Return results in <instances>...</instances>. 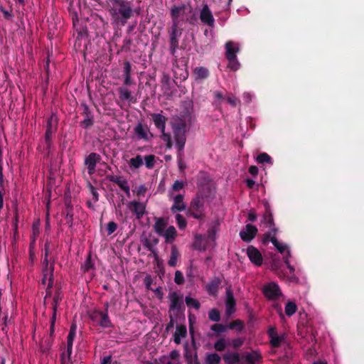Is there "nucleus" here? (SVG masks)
I'll list each match as a JSON object with an SVG mask.
<instances>
[{
	"label": "nucleus",
	"mask_w": 364,
	"mask_h": 364,
	"mask_svg": "<svg viewBox=\"0 0 364 364\" xmlns=\"http://www.w3.org/2000/svg\"><path fill=\"white\" fill-rule=\"evenodd\" d=\"M186 122L184 118L179 119L173 124V132L178 154L183 150L186 141Z\"/></svg>",
	"instance_id": "obj_1"
},
{
	"label": "nucleus",
	"mask_w": 364,
	"mask_h": 364,
	"mask_svg": "<svg viewBox=\"0 0 364 364\" xmlns=\"http://www.w3.org/2000/svg\"><path fill=\"white\" fill-rule=\"evenodd\" d=\"M58 118L55 113L53 112L48 118L46 125V132L44 139L46 142V149L50 151L53 144V136L58 130Z\"/></svg>",
	"instance_id": "obj_2"
},
{
	"label": "nucleus",
	"mask_w": 364,
	"mask_h": 364,
	"mask_svg": "<svg viewBox=\"0 0 364 364\" xmlns=\"http://www.w3.org/2000/svg\"><path fill=\"white\" fill-rule=\"evenodd\" d=\"M117 6L119 7L118 10L112 8L109 11L112 15L119 14L121 16L120 22L124 25L134 15L132 3L128 0H122Z\"/></svg>",
	"instance_id": "obj_3"
},
{
	"label": "nucleus",
	"mask_w": 364,
	"mask_h": 364,
	"mask_svg": "<svg viewBox=\"0 0 364 364\" xmlns=\"http://www.w3.org/2000/svg\"><path fill=\"white\" fill-rule=\"evenodd\" d=\"M193 9L191 5L181 4V5H173L171 9V17L172 25L179 26L180 18L183 20V17L192 12Z\"/></svg>",
	"instance_id": "obj_4"
},
{
	"label": "nucleus",
	"mask_w": 364,
	"mask_h": 364,
	"mask_svg": "<svg viewBox=\"0 0 364 364\" xmlns=\"http://www.w3.org/2000/svg\"><path fill=\"white\" fill-rule=\"evenodd\" d=\"M169 36V52L172 56L176 57V53L179 48V39L182 35V29L178 26L171 25L168 30Z\"/></svg>",
	"instance_id": "obj_5"
},
{
	"label": "nucleus",
	"mask_w": 364,
	"mask_h": 364,
	"mask_svg": "<svg viewBox=\"0 0 364 364\" xmlns=\"http://www.w3.org/2000/svg\"><path fill=\"white\" fill-rule=\"evenodd\" d=\"M89 317L92 321L97 323L102 328H105L113 326L107 312L95 309L89 313Z\"/></svg>",
	"instance_id": "obj_6"
},
{
	"label": "nucleus",
	"mask_w": 364,
	"mask_h": 364,
	"mask_svg": "<svg viewBox=\"0 0 364 364\" xmlns=\"http://www.w3.org/2000/svg\"><path fill=\"white\" fill-rule=\"evenodd\" d=\"M204 206V197L201 193H198L192 199L188 212L190 215L196 219H200L202 216V212Z\"/></svg>",
	"instance_id": "obj_7"
},
{
	"label": "nucleus",
	"mask_w": 364,
	"mask_h": 364,
	"mask_svg": "<svg viewBox=\"0 0 364 364\" xmlns=\"http://www.w3.org/2000/svg\"><path fill=\"white\" fill-rule=\"evenodd\" d=\"M56 257H50L49 260L43 259L42 261V274L48 277V287H53L54 282V269Z\"/></svg>",
	"instance_id": "obj_8"
},
{
	"label": "nucleus",
	"mask_w": 364,
	"mask_h": 364,
	"mask_svg": "<svg viewBox=\"0 0 364 364\" xmlns=\"http://www.w3.org/2000/svg\"><path fill=\"white\" fill-rule=\"evenodd\" d=\"M264 296L269 300H277L282 295V291L279 285L275 282H269L264 285L262 288Z\"/></svg>",
	"instance_id": "obj_9"
},
{
	"label": "nucleus",
	"mask_w": 364,
	"mask_h": 364,
	"mask_svg": "<svg viewBox=\"0 0 364 364\" xmlns=\"http://www.w3.org/2000/svg\"><path fill=\"white\" fill-rule=\"evenodd\" d=\"M193 107L194 105L193 101L191 100H186L182 102L181 105L180 107L181 117L182 118H184L185 120H187L188 122L190 124H191L195 120Z\"/></svg>",
	"instance_id": "obj_10"
},
{
	"label": "nucleus",
	"mask_w": 364,
	"mask_h": 364,
	"mask_svg": "<svg viewBox=\"0 0 364 364\" xmlns=\"http://www.w3.org/2000/svg\"><path fill=\"white\" fill-rule=\"evenodd\" d=\"M265 210L263 214L262 223L266 225L267 228L272 229L274 235H277L279 230L275 227L273 215L270 208V205L267 202L264 203Z\"/></svg>",
	"instance_id": "obj_11"
},
{
	"label": "nucleus",
	"mask_w": 364,
	"mask_h": 364,
	"mask_svg": "<svg viewBox=\"0 0 364 364\" xmlns=\"http://www.w3.org/2000/svg\"><path fill=\"white\" fill-rule=\"evenodd\" d=\"M81 107L83 109L82 115L84 116V119L80 124L84 129H89L94 124V115L87 104L82 103Z\"/></svg>",
	"instance_id": "obj_12"
},
{
	"label": "nucleus",
	"mask_w": 364,
	"mask_h": 364,
	"mask_svg": "<svg viewBox=\"0 0 364 364\" xmlns=\"http://www.w3.org/2000/svg\"><path fill=\"white\" fill-rule=\"evenodd\" d=\"M258 230L252 224H247L240 232V237L242 241L250 242L257 235Z\"/></svg>",
	"instance_id": "obj_13"
},
{
	"label": "nucleus",
	"mask_w": 364,
	"mask_h": 364,
	"mask_svg": "<svg viewBox=\"0 0 364 364\" xmlns=\"http://www.w3.org/2000/svg\"><path fill=\"white\" fill-rule=\"evenodd\" d=\"M168 299L171 301L169 311H176L177 312L180 311L183 307V296L179 295L176 291H171L168 294Z\"/></svg>",
	"instance_id": "obj_14"
},
{
	"label": "nucleus",
	"mask_w": 364,
	"mask_h": 364,
	"mask_svg": "<svg viewBox=\"0 0 364 364\" xmlns=\"http://www.w3.org/2000/svg\"><path fill=\"white\" fill-rule=\"evenodd\" d=\"M101 160L100 154L92 152L90 153L85 159V165L87 167V171L90 175L95 172V168L97 163Z\"/></svg>",
	"instance_id": "obj_15"
},
{
	"label": "nucleus",
	"mask_w": 364,
	"mask_h": 364,
	"mask_svg": "<svg viewBox=\"0 0 364 364\" xmlns=\"http://www.w3.org/2000/svg\"><path fill=\"white\" fill-rule=\"evenodd\" d=\"M127 207L136 215L137 220L141 219L146 211V205L136 200L128 203Z\"/></svg>",
	"instance_id": "obj_16"
},
{
	"label": "nucleus",
	"mask_w": 364,
	"mask_h": 364,
	"mask_svg": "<svg viewBox=\"0 0 364 364\" xmlns=\"http://www.w3.org/2000/svg\"><path fill=\"white\" fill-rule=\"evenodd\" d=\"M247 255L253 264L257 266H261L263 262V257L260 252L255 247L250 245L247 249Z\"/></svg>",
	"instance_id": "obj_17"
},
{
	"label": "nucleus",
	"mask_w": 364,
	"mask_h": 364,
	"mask_svg": "<svg viewBox=\"0 0 364 364\" xmlns=\"http://www.w3.org/2000/svg\"><path fill=\"white\" fill-rule=\"evenodd\" d=\"M200 19L202 23L213 28L215 24V19L213 14L207 4L203 5L200 14Z\"/></svg>",
	"instance_id": "obj_18"
},
{
	"label": "nucleus",
	"mask_w": 364,
	"mask_h": 364,
	"mask_svg": "<svg viewBox=\"0 0 364 364\" xmlns=\"http://www.w3.org/2000/svg\"><path fill=\"white\" fill-rule=\"evenodd\" d=\"M226 299H225V306H226V313L228 315L233 314L235 311V305L236 301L234 297L233 292L231 289V287H229L226 288Z\"/></svg>",
	"instance_id": "obj_19"
},
{
	"label": "nucleus",
	"mask_w": 364,
	"mask_h": 364,
	"mask_svg": "<svg viewBox=\"0 0 364 364\" xmlns=\"http://www.w3.org/2000/svg\"><path fill=\"white\" fill-rule=\"evenodd\" d=\"M134 134L136 136L137 139H142L144 141H149L150 139L149 135L151 136L152 135L149 132V128L146 125H144L141 123H139L134 127Z\"/></svg>",
	"instance_id": "obj_20"
},
{
	"label": "nucleus",
	"mask_w": 364,
	"mask_h": 364,
	"mask_svg": "<svg viewBox=\"0 0 364 364\" xmlns=\"http://www.w3.org/2000/svg\"><path fill=\"white\" fill-rule=\"evenodd\" d=\"M107 178L109 181L117 184L122 191H124L127 195H129L130 188L126 179H123L120 176L114 175L107 176Z\"/></svg>",
	"instance_id": "obj_21"
},
{
	"label": "nucleus",
	"mask_w": 364,
	"mask_h": 364,
	"mask_svg": "<svg viewBox=\"0 0 364 364\" xmlns=\"http://www.w3.org/2000/svg\"><path fill=\"white\" fill-rule=\"evenodd\" d=\"M221 284V279L219 277L213 278L206 285V291L210 296H216L218 289Z\"/></svg>",
	"instance_id": "obj_22"
},
{
	"label": "nucleus",
	"mask_w": 364,
	"mask_h": 364,
	"mask_svg": "<svg viewBox=\"0 0 364 364\" xmlns=\"http://www.w3.org/2000/svg\"><path fill=\"white\" fill-rule=\"evenodd\" d=\"M186 208V205L183 202V196L181 194H178L173 198V204L171 208V210L173 213L176 211H183Z\"/></svg>",
	"instance_id": "obj_23"
},
{
	"label": "nucleus",
	"mask_w": 364,
	"mask_h": 364,
	"mask_svg": "<svg viewBox=\"0 0 364 364\" xmlns=\"http://www.w3.org/2000/svg\"><path fill=\"white\" fill-rule=\"evenodd\" d=\"M225 58H232L237 56L240 51L239 47L232 41H229L225 43Z\"/></svg>",
	"instance_id": "obj_24"
},
{
	"label": "nucleus",
	"mask_w": 364,
	"mask_h": 364,
	"mask_svg": "<svg viewBox=\"0 0 364 364\" xmlns=\"http://www.w3.org/2000/svg\"><path fill=\"white\" fill-rule=\"evenodd\" d=\"M152 119L155 127L159 129L161 133H164V132H165L166 118L161 114H152Z\"/></svg>",
	"instance_id": "obj_25"
},
{
	"label": "nucleus",
	"mask_w": 364,
	"mask_h": 364,
	"mask_svg": "<svg viewBox=\"0 0 364 364\" xmlns=\"http://www.w3.org/2000/svg\"><path fill=\"white\" fill-rule=\"evenodd\" d=\"M193 75L195 80L198 82L207 79L210 75V73L205 67H196L193 70Z\"/></svg>",
	"instance_id": "obj_26"
},
{
	"label": "nucleus",
	"mask_w": 364,
	"mask_h": 364,
	"mask_svg": "<svg viewBox=\"0 0 364 364\" xmlns=\"http://www.w3.org/2000/svg\"><path fill=\"white\" fill-rule=\"evenodd\" d=\"M187 335L186 326L184 325H180L176 326V331L173 334V341L175 343L180 344L181 342V338L186 337Z\"/></svg>",
	"instance_id": "obj_27"
},
{
	"label": "nucleus",
	"mask_w": 364,
	"mask_h": 364,
	"mask_svg": "<svg viewBox=\"0 0 364 364\" xmlns=\"http://www.w3.org/2000/svg\"><path fill=\"white\" fill-rule=\"evenodd\" d=\"M223 359L226 364H237L240 362L239 353L228 352L223 355Z\"/></svg>",
	"instance_id": "obj_28"
},
{
	"label": "nucleus",
	"mask_w": 364,
	"mask_h": 364,
	"mask_svg": "<svg viewBox=\"0 0 364 364\" xmlns=\"http://www.w3.org/2000/svg\"><path fill=\"white\" fill-rule=\"evenodd\" d=\"M156 222L154 225L155 232L159 235H162L164 232V229L167 226L168 221L164 218H155Z\"/></svg>",
	"instance_id": "obj_29"
},
{
	"label": "nucleus",
	"mask_w": 364,
	"mask_h": 364,
	"mask_svg": "<svg viewBox=\"0 0 364 364\" xmlns=\"http://www.w3.org/2000/svg\"><path fill=\"white\" fill-rule=\"evenodd\" d=\"M177 232L176 228L171 225L166 230V231L164 232L161 236L165 237L166 243L171 244L174 241Z\"/></svg>",
	"instance_id": "obj_30"
},
{
	"label": "nucleus",
	"mask_w": 364,
	"mask_h": 364,
	"mask_svg": "<svg viewBox=\"0 0 364 364\" xmlns=\"http://www.w3.org/2000/svg\"><path fill=\"white\" fill-rule=\"evenodd\" d=\"M179 257H180V253L178 251L176 247L172 246L171 250L170 258L168 261V264L172 267H176L177 264V260Z\"/></svg>",
	"instance_id": "obj_31"
},
{
	"label": "nucleus",
	"mask_w": 364,
	"mask_h": 364,
	"mask_svg": "<svg viewBox=\"0 0 364 364\" xmlns=\"http://www.w3.org/2000/svg\"><path fill=\"white\" fill-rule=\"evenodd\" d=\"M63 299L62 291L58 289L55 291L53 299V314L52 315L57 316L58 304Z\"/></svg>",
	"instance_id": "obj_32"
},
{
	"label": "nucleus",
	"mask_w": 364,
	"mask_h": 364,
	"mask_svg": "<svg viewBox=\"0 0 364 364\" xmlns=\"http://www.w3.org/2000/svg\"><path fill=\"white\" fill-rule=\"evenodd\" d=\"M228 328L232 329V330L234 329L237 332H241L245 328L244 322L240 319H236V320L230 322L228 325Z\"/></svg>",
	"instance_id": "obj_33"
},
{
	"label": "nucleus",
	"mask_w": 364,
	"mask_h": 364,
	"mask_svg": "<svg viewBox=\"0 0 364 364\" xmlns=\"http://www.w3.org/2000/svg\"><path fill=\"white\" fill-rule=\"evenodd\" d=\"M262 358L261 355L256 351L248 353L245 356V361L248 364H255Z\"/></svg>",
	"instance_id": "obj_34"
},
{
	"label": "nucleus",
	"mask_w": 364,
	"mask_h": 364,
	"mask_svg": "<svg viewBox=\"0 0 364 364\" xmlns=\"http://www.w3.org/2000/svg\"><path fill=\"white\" fill-rule=\"evenodd\" d=\"M77 325L73 323L70 326V331L67 337V346H73V341L76 336Z\"/></svg>",
	"instance_id": "obj_35"
},
{
	"label": "nucleus",
	"mask_w": 364,
	"mask_h": 364,
	"mask_svg": "<svg viewBox=\"0 0 364 364\" xmlns=\"http://www.w3.org/2000/svg\"><path fill=\"white\" fill-rule=\"evenodd\" d=\"M220 356L215 353H208L205 358L206 364H220Z\"/></svg>",
	"instance_id": "obj_36"
},
{
	"label": "nucleus",
	"mask_w": 364,
	"mask_h": 364,
	"mask_svg": "<svg viewBox=\"0 0 364 364\" xmlns=\"http://www.w3.org/2000/svg\"><path fill=\"white\" fill-rule=\"evenodd\" d=\"M53 343V338H48L45 340L44 343L41 345V350L43 353L47 354L50 352V350Z\"/></svg>",
	"instance_id": "obj_37"
},
{
	"label": "nucleus",
	"mask_w": 364,
	"mask_h": 364,
	"mask_svg": "<svg viewBox=\"0 0 364 364\" xmlns=\"http://www.w3.org/2000/svg\"><path fill=\"white\" fill-rule=\"evenodd\" d=\"M297 310L296 304L293 301H288L285 305V314L291 316L296 313Z\"/></svg>",
	"instance_id": "obj_38"
},
{
	"label": "nucleus",
	"mask_w": 364,
	"mask_h": 364,
	"mask_svg": "<svg viewBox=\"0 0 364 364\" xmlns=\"http://www.w3.org/2000/svg\"><path fill=\"white\" fill-rule=\"evenodd\" d=\"M228 61V68L231 70L236 71L240 67V63L237 60V56L232 58H226Z\"/></svg>",
	"instance_id": "obj_39"
},
{
	"label": "nucleus",
	"mask_w": 364,
	"mask_h": 364,
	"mask_svg": "<svg viewBox=\"0 0 364 364\" xmlns=\"http://www.w3.org/2000/svg\"><path fill=\"white\" fill-rule=\"evenodd\" d=\"M119 97L123 101L130 100L132 98L131 92L128 89H126L124 87H119Z\"/></svg>",
	"instance_id": "obj_40"
},
{
	"label": "nucleus",
	"mask_w": 364,
	"mask_h": 364,
	"mask_svg": "<svg viewBox=\"0 0 364 364\" xmlns=\"http://www.w3.org/2000/svg\"><path fill=\"white\" fill-rule=\"evenodd\" d=\"M185 301H186V305L188 307H193L196 310L199 309L200 307V302L196 299H193L190 296H186L185 299Z\"/></svg>",
	"instance_id": "obj_41"
},
{
	"label": "nucleus",
	"mask_w": 364,
	"mask_h": 364,
	"mask_svg": "<svg viewBox=\"0 0 364 364\" xmlns=\"http://www.w3.org/2000/svg\"><path fill=\"white\" fill-rule=\"evenodd\" d=\"M257 161L258 164H264V163L272 164V158L270 157V156L264 152L260 153L259 154L257 155Z\"/></svg>",
	"instance_id": "obj_42"
},
{
	"label": "nucleus",
	"mask_w": 364,
	"mask_h": 364,
	"mask_svg": "<svg viewBox=\"0 0 364 364\" xmlns=\"http://www.w3.org/2000/svg\"><path fill=\"white\" fill-rule=\"evenodd\" d=\"M208 318L212 321L218 322L221 318L220 313L217 309H212L208 312Z\"/></svg>",
	"instance_id": "obj_43"
},
{
	"label": "nucleus",
	"mask_w": 364,
	"mask_h": 364,
	"mask_svg": "<svg viewBox=\"0 0 364 364\" xmlns=\"http://www.w3.org/2000/svg\"><path fill=\"white\" fill-rule=\"evenodd\" d=\"M143 164V159L141 155H137L134 158H132L129 160V165L131 167L139 168Z\"/></svg>",
	"instance_id": "obj_44"
},
{
	"label": "nucleus",
	"mask_w": 364,
	"mask_h": 364,
	"mask_svg": "<svg viewBox=\"0 0 364 364\" xmlns=\"http://www.w3.org/2000/svg\"><path fill=\"white\" fill-rule=\"evenodd\" d=\"M195 353H197L196 350L195 349L194 353L192 350H189L187 346L185 347V358L188 363V364H194V355Z\"/></svg>",
	"instance_id": "obj_45"
},
{
	"label": "nucleus",
	"mask_w": 364,
	"mask_h": 364,
	"mask_svg": "<svg viewBox=\"0 0 364 364\" xmlns=\"http://www.w3.org/2000/svg\"><path fill=\"white\" fill-rule=\"evenodd\" d=\"M176 220L178 225V227L181 230H183L186 228L187 221L186 218L181 214L178 213L176 215Z\"/></svg>",
	"instance_id": "obj_46"
},
{
	"label": "nucleus",
	"mask_w": 364,
	"mask_h": 364,
	"mask_svg": "<svg viewBox=\"0 0 364 364\" xmlns=\"http://www.w3.org/2000/svg\"><path fill=\"white\" fill-rule=\"evenodd\" d=\"M50 257H55L53 255L51 247H50V242L46 240L45 245H44V255H43V259L47 260H49Z\"/></svg>",
	"instance_id": "obj_47"
},
{
	"label": "nucleus",
	"mask_w": 364,
	"mask_h": 364,
	"mask_svg": "<svg viewBox=\"0 0 364 364\" xmlns=\"http://www.w3.org/2000/svg\"><path fill=\"white\" fill-rule=\"evenodd\" d=\"M226 348V342L224 338H219L215 343H214V348L217 351H223Z\"/></svg>",
	"instance_id": "obj_48"
},
{
	"label": "nucleus",
	"mask_w": 364,
	"mask_h": 364,
	"mask_svg": "<svg viewBox=\"0 0 364 364\" xmlns=\"http://www.w3.org/2000/svg\"><path fill=\"white\" fill-rule=\"evenodd\" d=\"M210 329L219 334L225 332L228 329V326L222 323H215L211 326Z\"/></svg>",
	"instance_id": "obj_49"
},
{
	"label": "nucleus",
	"mask_w": 364,
	"mask_h": 364,
	"mask_svg": "<svg viewBox=\"0 0 364 364\" xmlns=\"http://www.w3.org/2000/svg\"><path fill=\"white\" fill-rule=\"evenodd\" d=\"M272 243L280 253H284L287 250V245L280 243L277 240V237H273L272 239Z\"/></svg>",
	"instance_id": "obj_50"
},
{
	"label": "nucleus",
	"mask_w": 364,
	"mask_h": 364,
	"mask_svg": "<svg viewBox=\"0 0 364 364\" xmlns=\"http://www.w3.org/2000/svg\"><path fill=\"white\" fill-rule=\"evenodd\" d=\"M2 323L0 324L1 330L6 333H7V326L11 323V318H9L8 314H6L2 318Z\"/></svg>",
	"instance_id": "obj_51"
},
{
	"label": "nucleus",
	"mask_w": 364,
	"mask_h": 364,
	"mask_svg": "<svg viewBox=\"0 0 364 364\" xmlns=\"http://www.w3.org/2000/svg\"><path fill=\"white\" fill-rule=\"evenodd\" d=\"M145 165L148 168H152L155 163V156L148 155L144 157Z\"/></svg>",
	"instance_id": "obj_52"
},
{
	"label": "nucleus",
	"mask_w": 364,
	"mask_h": 364,
	"mask_svg": "<svg viewBox=\"0 0 364 364\" xmlns=\"http://www.w3.org/2000/svg\"><path fill=\"white\" fill-rule=\"evenodd\" d=\"M174 282L178 285H181V284H184L185 280H184L183 274L181 271H179V270L176 271L175 277H174Z\"/></svg>",
	"instance_id": "obj_53"
},
{
	"label": "nucleus",
	"mask_w": 364,
	"mask_h": 364,
	"mask_svg": "<svg viewBox=\"0 0 364 364\" xmlns=\"http://www.w3.org/2000/svg\"><path fill=\"white\" fill-rule=\"evenodd\" d=\"M270 230L264 234L262 237V243L266 245L269 241L272 242V239L273 237H276V235L273 234L272 229H269Z\"/></svg>",
	"instance_id": "obj_54"
},
{
	"label": "nucleus",
	"mask_w": 364,
	"mask_h": 364,
	"mask_svg": "<svg viewBox=\"0 0 364 364\" xmlns=\"http://www.w3.org/2000/svg\"><path fill=\"white\" fill-rule=\"evenodd\" d=\"M282 338L279 336H274L270 338V344L274 348H278L281 345Z\"/></svg>",
	"instance_id": "obj_55"
},
{
	"label": "nucleus",
	"mask_w": 364,
	"mask_h": 364,
	"mask_svg": "<svg viewBox=\"0 0 364 364\" xmlns=\"http://www.w3.org/2000/svg\"><path fill=\"white\" fill-rule=\"evenodd\" d=\"M87 186L93 196V202H97L99 200V193H97V189L90 183H88Z\"/></svg>",
	"instance_id": "obj_56"
},
{
	"label": "nucleus",
	"mask_w": 364,
	"mask_h": 364,
	"mask_svg": "<svg viewBox=\"0 0 364 364\" xmlns=\"http://www.w3.org/2000/svg\"><path fill=\"white\" fill-rule=\"evenodd\" d=\"M117 228V224L114 221H110L107 223V235H112Z\"/></svg>",
	"instance_id": "obj_57"
},
{
	"label": "nucleus",
	"mask_w": 364,
	"mask_h": 364,
	"mask_svg": "<svg viewBox=\"0 0 364 364\" xmlns=\"http://www.w3.org/2000/svg\"><path fill=\"white\" fill-rule=\"evenodd\" d=\"M82 268L83 269V271L85 272H88L90 269L93 268V264L92 262V259H91L90 255H89L87 257V259L85 261V263H84L83 266L82 267Z\"/></svg>",
	"instance_id": "obj_58"
},
{
	"label": "nucleus",
	"mask_w": 364,
	"mask_h": 364,
	"mask_svg": "<svg viewBox=\"0 0 364 364\" xmlns=\"http://www.w3.org/2000/svg\"><path fill=\"white\" fill-rule=\"evenodd\" d=\"M56 316L55 315H52L50 318V329H49V338H53V335L55 333V323L56 321Z\"/></svg>",
	"instance_id": "obj_59"
},
{
	"label": "nucleus",
	"mask_w": 364,
	"mask_h": 364,
	"mask_svg": "<svg viewBox=\"0 0 364 364\" xmlns=\"http://www.w3.org/2000/svg\"><path fill=\"white\" fill-rule=\"evenodd\" d=\"M161 139L163 141L166 142V147L168 149H171L172 147L173 144H172L171 135L169 134L165 133V132H164V133H162V135H161Z\"/></svg>",
	"instance_id": "obj_60"
},
{
	"label": "nucleus",
	"mask_w": 364,
	"mask_h": 364,
	"mask_svg": "<svg viewBox=\"0 0 364 364\" xmlns=\"http://www.w3.org/2000/svg\"><path fill=\"white\" fill-rule=\"evenodd\" d=\"M243 343L244 339L242 338H236L231 341V345L235 349L240 348Z\"/></svg>",
	"instance_id": "obj_61"
},
{
	"label": "nucleus",
	"mask_w": 364,
	"mask_h": 364,
	"mask_svg": "<svg viewBox=\"0 0 364 364\" xmlns=\"http://www.w3.org/2000/svg\"><path fill=\"white\" fill-rule=\"evenodd\" d=\"M291 256V252L289 250H287V254L284 256V263L286 264L287 268L289 269L291 274L294 272V267L289 264V257Z\"/></svg>",
	"instance_id": "obj_62"
},
{
	"label": "nucleus",
	"mask_w": 364,
	"mask_h": 364,
	"mask_svg": "<svg viewBox=\"0 0 364 364\" xmlns=\"http://www.w3.org/2000/svg\"><path fill=\"white\" fill-rule=\"evenodd\" d=\"M0 11L3 13L4 17L6 20H11L13 18L14 14L11 10L7 11L1 5H0Z\"/></svg>",
	"instance_id": "obj_63"
},
{
	"label": "nucleus",
	"mask_w": 364,
	"mask_h": 364,
	"mask_svg": "<svg viewBox=\"0 0 364 364\" xmlns=\"http://www.w3.org/2000/svg\"><path fill=\"white\" fill-rule=\"evenodd\" d=\"M132 71V65L129 61H125L124 63V76H130Z\"/></svg>",
	"instance_id": "obj_64"
}]
</instances>
